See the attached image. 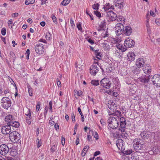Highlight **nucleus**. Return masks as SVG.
I'll use <instances>...</instances> for the list:
<instances>
[{
    "label": "nucleus",
    "mask_w": 160,
    "mask_h": 160,
    "mask_svg": "<svg viewBox=\"0 0 160 160\" xmlns=\"http://www.w3.org/2000/svg\"><path fill=\"white\" fill-rule=\"evenodd\" d=\"M89 70L90 73L93 76H95L98 72L99 69L96 64H92L90 67Z\"/></svg>",
    "instance_id": "9d476101"
},
{
    "label": "nucleus",
    "mask_w": 160,
    "mask_h": 160,
    "mask_svg": "<svg viewBox=\"0 0 160 160\" xmlns=\"http://www.w3.org/2000/svg\"><path fill=\"white\" fill-rule=\"evenodd\" d=\"M116 145L118 149L122 151L124 150L125 149V143L121 139H118L117 140Z\"/></svg>",
    "instance_id": "6e6552de"
},
{
    "label": "nucleus",
    "mask_w": 160,
    "mask_h": 160,
    "mask_svg": "<svg viewBox=\"0 0 160 160\" xmlns=\"http://www.w3.org/2000/svg\"><path fill=\"white\" fill-rule=\"evenodd\" d=\"M93 134V132L92 130H90L89 132L87 135V140L88 142L92 141V137Z\"/></svg>",
    "instance_id": "7c9ffc66"
},
{
    "label": "nucleus",
    "mask_w": 160,
    "mask_h": 160,
    "mask_svg": "<svg viewBox=\"0 0 160 160\" xmlns=\"http://www.w3.org/2000/svg\"><path fill=\"white\" fill-rule=\"evenodd\" d=\"M86 39L91 45H92L94 44V42L93 41L91 38L88 39L87 38H86Z\"/></svg>",
    "instance_id": "603ef678"
},
{
    "label": "nucleus",
    "mask_w": 160,
    "mask_h": 160,
    "mask_svg": "<svg viewBox=\"0 0 160 160\" xmlns=\"http://www.w3.org/2000/svg\"><path fill=\"white\" fill-rule=\"evenodd\" d=\"M115 32L117 35H119L123 32L122 29H124V27L122 23L117 24L115 28Z\"/></svg>",
    "instance_id": "0eeeda50"
},
{
    "label": "nucleus",
    "mask_w": 160,
    "mask_h": 160,
    "mask_svg": "<svg viewBox=\"0 0 160 160\" xmlns=\"http://www.w3.org/2000/svg\"><path fill=\"white\" fill-rule=\"evenodd\" d=\"M115 6L119 9H122L124 6V2L123 0H114Z\"/></svg>",
    "instance_id": "f3484780"
},
{
    "label": "nucleus",
    "mask_w": 160,
    "mask_h": 160,
    "mask_svg": "<svg viewBox=\"0 0 160 160\" xmlns=\"http://www.w3.org/2000/svg\"><path fill=\"white\" fill-rule=\"evenodd\" d=\"M11 102L10 99L7 97H3L2 99V102Z\"/></svg>",
    "instance_id": "79ce46f5"
},
{
    "label": "nucleus",
    "mask_w": 160,
    "mask_h": 160,
    "mask_svg": "<svg viewBox=\"0 0 160 160\" xmlns=\"http://www.w3.org/2000/svg\"><path fill=\"white\" fill-rule=\"evenodd\" d=\"M28 88L29 95L30 96H32L33 95L32 89L30 87H28Z\"/></svg>",
    "instance_id": "a18cd8bd"
},
{
    "label": "nucleus",
    "mask_w": 160,
    "mask_h": 160,
    "mask_svg": "<svg viewBox=\"0 0 160 160\" xmlns=\"http://www.w3.org/2000/svg\"><path fill=\"white\" fill-rule=\"evenodd\" d=\"M123 32L127 36H129L132 32V29L130 27L127 26L124 28Z\"/></svg>",
    "instance_id": "a211bd4d"
},
{
    "label": "nucleus",
    "mask_w": 160,
    "mask_h": 160,
    "mask_svg": "<svg viewBox=\"0 0 160 160\" xmlns=\"http://www.w3.org/2000/svg\"><path fill=\"white\" fill-rule=\"evenodd\" d=\"M1 33L2 35H5L6 33V29L5 28H3L2 29Z\"/></svg>",
    "instance_id": "864d4df0"
},
{
    "label": "nucleus",
    "mask_w": 160,
    "mask_h": 160,
    "mask_svg": "<svg viewBox=\"0 0 160 160\" xmlns=\"http://www.w3.org/2000/svg\"><path fill=\"white\" fill-rule=\"evenodd\" d=\"M105 20H103L100 23V27L101 28L104 27L105 25Z\"/></svg>",
    "instance_id": "8fccbe9b"
},
{
    "label": "nucleus",
    "mask_w": 160,
    "mask_h": 160,
    "mask_svg": "<svg viewBox=\"0 0 160 160\" xmlns=\"http://www.w3.org/2000/svg\"><path fill=\"white\" fill-rule=\"evenodd\" d=\"M2 132L4 134H9L11 131V128L9 125L3 127L1 129Z\"/></svg>",
    "instance_id": "ddd939ff"
},
{
    "label": "nucleus",
    "mask_w": 160,
    "mask_h": 160,
    "mask_svg": "<svg viewBox=\"0 0 160 160\" xmlns=\"http://www.w3.org/2000/svg\"><path fill=\"white\" fill-rule=\"evenodd\" d=\"M94 137L95 138L96 140H98V133L97 132H95L94 134Z\"/></svg>",
    "instance_id": "69168bd1"
},
{
    "label": "nucleus",
    "mask_w": 160,
    "mask_h": 160,
    "mask_svg": "<svg viewBox=\"0 0 160 160\" xmlns=\"http://www.w3.org/2000/svg\"><path fill=\"white\" fill-rule=\"evenodd\" d=\"M143 70L145 73L149 74L151 72V68L149 65H148L143 67Z\"/></svg>",
    "instance_id": "4be33fe9"
},
{
    "label": "nucleus",
    "mask_w": 160,
    "mask_h": 160,
    "mask_svg": "<svg viewBox=\"0 0 160 160\" xmlns=\"http://www.w3.org/2000/svg\"><path fill=\"white\" fill-rule=\"evenodd\" d=\"M40 103L39 102H38L37 103L36 106V110L37 111H38L40 108Z\"/></svg>",
    "instance_id": "0e129e2a"
},
{
    "label": "nucleus",
    "mask_w": 160,
    "mask_h": 160,
    "mask_svg": "<svg viewBox=\"0 0 160 160\" xmlns=\"http://www.w3.org/2000/svg\"><path fill=\"white\" fill-rule=\"evenodd\" d=\"M150 15L153 17H155L156 16V14L154 13L153 11L151 10L150 11Z\"/></svg>",
    "instance_id": "338daca9"
},
{
    "label": "nucleus",
    "mask_w": 160,
    "mask_h": 160,
    "mask_svg": "<svg viewBox=\"0 0 160 160\" xmlns=\"http://www.w3.org/2000/svg\"><path fill=\"white\" fill-rule=\"evenodd\" d=\"M11 158L5 157V158L0 157V160H11Z\"/></svg>",
    "instance_id": "3c124183"
},
{
    "label": "nucleus",
    "mask_w": 160,
    "mask_h": 160,
    "mask_svg": "<svg viewBox=\"0 0 160 160\" xmlns=\"http://www.w3.org/2000/svg\"><path fill=\"white\" fill-rule=\"evenodd\" d=\"M25 114L26 116V119L27 123L28 124H30L31 121V113L30 109H28L27 111L26 112Z\"/></svg>",
    "instance_id": "2eb2a0df"
},
{
    "label": "nucleus",
    "mask_w": 160,
    "mask_h": 160,
    "mask_svg": "<svg viewBox=\"0 0 160 160\" xmlns=\"http://www.w3.org/2000/svg\"><path fill=\"white\" fill-rule=\"evenodd\" d=\"M9 148L5 144H3L0 146V154L5 155L9 151Z\"/></svg>",
    "instance_id": "1a4fd4ad"
},
{
    "label": "nucleus",
    "mask_w": 160,
    "mask_h": 160,
    "mask_svg": "<svg viewBox=\"0 0 160 160\" xmlns=\"http://www.w3.org/2000/svg\"><path fill=\"white\" fill-rule=\"evenodd\" d=\"M132 153V150H128L125 151V153L127 155H129Z\"/></svg>",
    "instance_id": "4d7b16f0"
},
{
    "label": "nucleus",
    "mask_w": 160,
    "mask_h": 160,
    "mask_svg": "<svg viewBox=\"0 0 160 160\" xmlns=\"http://www.w3.org/2000/svg\"><path fill=\"white\" fill-rule=\"evenodd\" d=\"M95 55L96 58L98 59H101L102 58L101 53L99 50H97L95 51Z\"/></svg>",
    "instance_id": "cd10ccee"
},
{
    "label": "nucleus",
    "mask_w": 160,
    "mask_h": 160,
    "mask_svg": "<svg viewBox=\"0 0 160 160\" xmlns=\"http://www.w3.org/2000/svg\"><path fill=\"white\" fill-rule=\"evenodd\" d=\"M122 160H129V158L128 157L124 155L122 156Z\"/></svg>",
    "instance_id": "052dcab7"
},
{
    "label": "nucleus",
    "mask_w": 160,
    "mask_h": 160,
    "mask_svg": "<svg viewBox=\"0 0 160 160\" xmlns=\"http://www.w3.org/2000/svg\"><path fill=\"white\" fill-rule=\"evenodd\" d=\"M100 84L103 87L107 88H109L111 86V83L109 80L107 78H104L101 81Z\"/></svg>",
    "instance_id": "39448f33"
},
{
    "label": "nucleus",
    "mask_w": 160,
    "mask_h": 160,
    "mask_svg": "<svg viewBox=\"0 0 160 160\" xmlns=\"http://www.w3.org/2000/svg\"><path fill=\"white\" fill-rule=\"evenodd\" d=\"M26 54H27V58L28 59L29 58V54H30V50L29 49H28L26 52Z\"/></svg>",
    "instance_id": "680f3d73"
},
{
    "label": "nucleus",
    "mask_w": 160,
    "mask_h": 160,
    "mask_svg": "<svg viewBox=\"0 0 160 160\" xmlns=\"http://www.w3.org/2000/svg\"><path fill=\"white\" fill-rule=\"evenodd\" d=\"M52 101H50L49 103V108L50 112H52Z\"/></svg>",
    "instance_id": "09e8293b"
},
{
    "label": "nucleus",
    "mask_w": 160,
    "mask_h": 160,
    "mask_svg": "<svg viewBox=\"0 0 160 160\" xmlns=\"http://www.w3.org/2000/svg\"><path fill=\"white\" fill-rule=\"evenodd\" d=\"M83 93L81 91H79L77 92V94L79 96H82L83 95Z\"/></svg>",
    "instance_id": "774afa93"
},
{
    "label": "nucleus",
    "mask_w": 160,
    "mask_h": 160,
    "mask_svg": "<svg viewBox=\"0 0 160 160\" xmlns=\"http://www.w3.org/2000/svg\"><path fill=\"white\" fill-rule=\"evenodd\" d=\"M9 138L12 142L16 143L17 142L20 140V136L17 132L13 131L10 133Z\"/></svg>",
    "instance_id": "7ed1b4c3"
},
{
    "label": "nucleus",
    "mask_w": 160,
    "mask_h": 160,
    "mask_svg": "<svg viewBox=\"0 0 160 160\" xmlns=\"http://www.w3.org/2000/svg\"><path fill=\"white\" fill-rule=\"evenodd\" d=\"M144 64V60L143 58H139L137 59L136 62V65L138 68L142 67Z\"/></svg>",
    "instance_id": "6ab92c4d"
},
{
    "label": "nucleus",
    "mask_w": 160,
    "mask_h": 160,
    "mask_svg": "<svg viewBox=\"0 0 160 160\" xmlns=\"http://www.w3.org/2000/svg\"><path fill=\"white\" fill-rule=\"evenodd\" d=\"M51 18L53 20V22L55 23H57V20L56 17L53 15L52 14L51 16Z\"/></svg>",
    "instance_id": "c03bdc74"
},
{
    "label": "nucleus",
    "mask_w": 160,
    "mask_h": 160,
    "mask_svg": "<svg viewBox=\"0 0 160 160\" xmlns=\"http://www.w3.org/2000/svg\"><path fill=\"white\" fill-rule=\"evenodd\" d=\"M134 42L130 38H128L124 41V45L128 47H131L134 44Z\"/></svg>",
    "instance_id": "f8f14e48"
},
{
    "label": "nucleus",
    "mask_w": 160,
    "mask_h": 160,
    "mask_svg": "<svg viewBox=\"0 0 160 160\" xmlns=\"http://www.w3.org/2000/svg\"><path fill=\"white\" fill-rule=\"evenodd\" d=\"M18 15V14L17 12H15L12 14V18L17 17Z\"/></svg>",
    "instance_id": "bf43d9fd"
},
{
    "label": "nucleus",
    "mask_w": 160,
    "mask_h": 160,
    "mask_svg": "<svg viewBox=\"0 0 160 160\" xmlns=\"http://www.w3.org/2000/svg\"><path fill=\"white\" fill-rule=\"evenodd\" d=\"M149 77L150 76H145L144 77H140L138 79V80L143 83H147L149 80Z\"/></svg>",
    "instance_id": "412c9836"
},
{
    "label": "nucleus",
    "mask_w": 160,
    "mask_h": 160,
    "mask_svg": "<svg viewBox=\"0 0 160 160\" xmlns=\"http://www.w3.org/2000/svg\"><path fill=\"white\" fill-rule=\"evenodd\" d=\"M152 81L156 86L158 87H160V75H155L152 78Z\"/></svg>",
    "instance_id": "423d86ee"
},
{
    "label": "nucleus",
    "mask_w": 160,
    "mask_h": 160,
    "mask_svg": "<svg viewBox=\"0 0 160 160\" xmlns=\"http://www.w3.org/2000/svg\"><path fill=\"white\" fill-rule=\"evenodd\" d=\"M35 49L36 52L39 55H43L45 53L44 47L42 44L36 45Z\"/></svg>",
    "instance_id": "20e7f679"
},
{
    "label": "nucleus",
    "mask_w": 160,
    "mask_h": 160,
    "mask_svg": "<svg viewBox=\"0 0 160 160\" xmlns=\"http://www.w3.org/2000/svg\"><path fill=\"white\" fill-rule=\"evenodd\" d=\"M119 130L121 132V135L122 137L126 138H127L128 134L126 132L125 128H119Z\"/></svg>",
    "instance_id": "b1692460"
},
{
    "label": "nucleus",
    "mask_w": 160,
    "mask_h": 160,
    "mask_svg": "<svg viewBox=\"0 0 160 160\" xmlns=\"http://www.w3.org/2000/svg\"><path fill=\"white\" fill-rule=\"evenodd\" d=\"M9 125L10 127L11 126L15 128H18L19 126V124L18 122L13 121L11 122Z\"/></svg>",
    "instance_id": "2f4dec72"
},
{
    "label": "nucleus",
    "mask_w": 160,
    "mask_h": 160,
    "mask_svg": "<svg viewBox=\"0 0 160 160\" xmlns=\"http://www.w3.org/2000/svg\"><path fill=\"white\" fill-rule=\"evenodd\" d=\"M103 8L104 10L106 11L109 9H114V8L112 4L109 3H106L104 5Z\"/></svg>",
    "instance_id": "393cba45"
},
{
    "label": "nucleus",
    "mask_w": 160,
    "mask_h": 160,
    "mask_svg": "<svg viewBox=\"0 0 160 160\" xmlns=\"http://www.w3.org/2000/svg\"><path fill=\"white\" fill-rule=\"evenodd\" d=\"M117 17V14L112 11H110L107 13V19H108V21H111L116 20Z\"/></svg>",
    "instance_id": "9b49d317"
},
{
    "label": "nucleus",
    "mask_w": 160,
    "mask_h": 160,
    "mask_svg": "<svg viewBox=\"0 0 160 160\" xmlns=\"http://www.w3.org/2000/svg\"><path fill=\"white\" fill-rule=\"evenodd\" d=\"M14 120V118L12 115H8L5 118V121L7 123L8 125L11 122Z\"/></svg>",
    "instance_id": "aec40b11"
},
{
    "label": "nucleus",
    "mask_w": 160,
    "mask_h": 160,
    "mask_svg": "<svg viewBox=\"0 0 160 160\" xmlns=\"http://www.w3.org/2000/svg\"><path fill=\"white\" fill-rule=\"evenodd\" d=\"M35 2V0H25V4L26 5H29L33 4Z\"/></svg>",
    "instance_id": "ea45409f"
},
{
    "label": "nucleus",
    "mask_w": 160,
    "mask_h": 160,
    "mask_svg": "<svg viewBox=\"0 0 160 160\" xmlns=\"http://www.w3.org/2000/svg\"><path fill=\"white\" fill-rule=\"evenodd\" d=\"M45 38L47 40H50L52 39V35L50 32L47 31L45 34Z\"/></svg>",
    "instance_id": "f704fd0d"
},
{
    "label": "nucleus",
    "mask_w": 160,
    "mask_h": 160,
    "mask_svg": "<svg viewBox=\"0 0 160 160\" xmlns=\"http://www.w3.org/2000/svg\"><path fill=\"white\" fill-rule=\"evenodd\" d=\"M10 56L11 59L13 60V62H14L16 58V57L14 53L13 52H10Z\"/></svg>",
    "instance_id": "4c0bfd02"
},
{
    "label": "nucleus",
    "mask_w": 160,
    "mask_h": 160,
    "mask_svg": "<svg viewBox=\"0 0 160 160\" xmlns=\"http://www.w3.org/2000/svg\"><path fill=\"white\" fill-rule=\"evenodd\" d=\"M116 46L119 50H120L122 52H124L126 50V48H124L122 45H120L119 43H117L116 44Z\"/></svg>",
    "instance_id": "c756f323"
},
{
    "label": "nucleus",
    "mask_w": 160,
    "mask_h": 160,
    "mask_svg": "<svg viewBox=\"0 0 160 160\" xmlns=\"http://www.w3.org/2000/svg\"><path fill=\"white\" fill-rule=\"evenodd\" d=\"M71 1V0H63L61 4L62 5L64 6L68 4Z\"/></svg>",
    "instance_id": "58836bf2"
},
{
    "label": "nucleus",
    "mask_w": 160,
    "mask_h": 160,
    "mask_svg": "<svg viewBox=\"0 0 160 160\" xmlns=\"http://www.w3.org/2000/svg\"><path fill=\"white\" fill-rule=\"evenodd\" d=\"M120 122V127L119 128H125L126 125V121L125 118L123 117H120L119 118Z\"/></svg>",
    "instance_id": "5701e85b"
},
{
    "label": "nucleus",
    "mask_w": 160,
    "mask_h": 160,
    "mask_svg": "<svg viewBox=\"0 0 160 160\" xmlns=\"http://www.w3.org/2000/svg\"><path fill=\"white\" fill-rule=\"evenodd\" d=\"M48 106H46L45 108L44 111V116H46L47 115L48 111Z\"/></svg>",
    "instance_id": "5fc2aeb1"
},
{
    "label": "nucleus",
    "mask_w": 160,
    "mask_h": 160,
    "mask_svg": "<svg viewBox=\"0 0 160 160\" xmlns=\"http://www.w3.org/2000/svg\"><path fill=\"white\" fill-rule=\"evenodd\" d=\"M111 104L108 103V107L109 109L112 110H114L115 108L116 107V105L115 104L114 102H112Z\"/></svg>",
    "instance_id": "c9c22d12"
},
{
    "label": "nucleus",
    "mask_w": 160,
    "mask_h": 160,
    "mask_svg": "<svg viewBox=\"0 0 160 160\" xmlns=\"http://www.w3.org/2000/svg\"><path fill=\"white\" fill-rule=\"evenodd\" d=\"M109 131L110 132V134H112L114 137L115 138H118L120 136L119 132H116L114 133L112 132V130Z\"/></svg>",
    "instance_id": "e433bc0d"
},
{
    "label": "nucleus",
    "mask_w": 160,
    "mask_h": 160,
    "mask_svg": "<svg viewBox=\"0 0 160 160\" xmlns=\"http://www.w3.org/2000/svg\"><path fill=\"white\" fill-rule=\"evenodd\" d=\"M11 104V102H1V105L2 107L5 109H7L8 108L10 107Z\"/></svg>",
    "instance_id": "a878e982"
},
{
    "label": "nucleus",
    "mask_w": 160,
    "mask_h": 160,
    "mask_svg": "<svg viewBox=\"0 0 160 160\" xmlns=\"http://www.w3.org/2000/svg\"><path fill=\"white\" fill-rule=\"evenodd\" d=\"M93 12H94V13L95 15H96L97 17H98L99 18L101 16V14L98 11H94Z\"/></svg>",
    "instance_id": "de8ad7c7"
},
{
    "label": "nucleus",
    "mask_w": 160,
    "mask_h": 160,
    "mask_svg": "<svg viewBox=\"0 0 160 160\" xmlns=\"http://www.w3.org/2000/svg\"><path fill=\"white\" fill-rule=\"evenodd\" d=\"M56 149V147L55 145H53L52 146L51 149V152H53L54 151H55Z\"/></svg>",
    "instance_id": "6e6d98bb"
},
{
    "label": "nucleus",
    "mask_w": 160,
    "mask_h": 160,
    "mask_svg": "<svg viewBox=\"0 0 160 160\" xmlns=\"http://www.w3.org/2000/svg\"><path fill=\"white\" fill-rule=\"evenodd\" d=\"M91 84L94 86H98L99 85V81L98 80H93L91 81Z\"/></svg>",
    "instance_id": "a19ab883"
},
{
    "label": "nucleus",
    "mask_w": 160,
    "mask_h": 160,
    "mask_svg": "<svg viewBox=\"0 0 160 160\" xmlns=\"http://www.w3.org/2000/svg\"><path fill=\"white\" fill-rule=\"evenodd\" d=\"M92 7L93 9L97 11L99 9V5L98 3L94 4L92 5Z\"/></svg>",
    "instance_id": "37998d69"
},
{
    "label": "nucleus",
    "mask_w": 160,
    "mask_h": 160,
    "mask_svg": "<svg viewBox=\"0 0 160 160\" xmlns=\"http://www.w3.org/2000/svg\"><path fill=\"white\" fill-rule=\"evenodd\" d=\"M117 21L119 22V23H122V25L124 24L125 21V18L122 16H118L117 19Z\"/></svg>",
    "instance_id": "bb28decb"
},
{
    "label": "nucleus",
    "mask_w": 160,
    "mask_h": 160,
    "mask_svg": "<svg viewBox=\"0 0 160 160\" xmlns=\"http://www.w3.org/2000/svg\"><path fill=\"white\" fill-rule=\"evenodd\" d=\"M135 57L134 53L132 51H130L127 54V59L128 61L131 62L135 59Z\"/></svg>",
    "instance_id": "4468645a"
},
{
    "label": "nucleus",
    "mask_w": 160,
    "mask_h": 160,
    "mask_svg": "<svg viewBox=\"0 0 160 160\" xmlns=\"http://www.w3.org/2000/svg\"><path fill=\"white\" fill-rule=\"evenodd\" d=\"M107 122L109 130H111L112 129H115L118 126L119 122L117 118L114 117L113 115H111L108 117Z\"/></svg>",
    "instance_id": "f257e3e1"
},
{
    "label": "nucleus",
    "mask_w": 160,
    "mask_h": 160,
    "mask_svg": "<svg viewBox=\"0 0 160 160\" xmlns=\"http://www.w3.org/2000/svg\"><path fill=\"white\" fill-rule=\"evenodd\" d=\"M133 145L135 149L141 150L144 147V142L140 139L136 138L133 141Z\"/></svg>",
    "instance_id": "f03ea898"
},
{
    "label": "nucleus",
    "mask_w": 160,
    "mask_h": 160,
    "mask_svg": "<svg viewBox=\"0 0 160 160\" xmlns=\"http://www.w3.org/2000/svg\"><path fill=\"white\" fill-rule=\"evenodd\" d=\"M70 23L71 26L72 28H74L75 27V25L74 24V21H73L72 18H71L70 19Z\"/></svg>",
    "instance_id": "49530a36"
},
{
    "label": "nucleus",
    "mask_w": 160,
    "mask_h": 160,
    "mask_svg": "<svg viewBox=\"0 0 160 160\" xmlns=\"http://www.w3.org/2000/svg\"><path fill=\"white\" fill-rule=\"evenodd\" d=\"M111 115H113L114 117H115L119 119L121 116V113L120 111H116L114 113H113Z\"/></svg>",
    "instance_id": "473e14b6"
},
{
    "label": "nucleus",
    "mask_w": 160,
    "mask_h": 160,
    "mask_svg": "<svg viewBox=\"0 0 160 160\" xmlns=\"http://www.w3.org/2000/svg\"><path fill=\"white\" fill-rule=\"evenodd\" d=\"M151 135V132L148 131H143L141 132L140 134L142 138L145 140L148 139Z\"/></svg>",
    "instance_id": "dca6fc26"
},
{
    "label": "nucleus",
    "mask_w": 160,
    "mask_h": 160,
    "mask_svg": "<svg viewBox=\"0 0 160 160\" xmlns=\"http://www.w3.org/2000/svg\"><path fill=\"white\" fill-rule=\"evenodd\" d=\"M77 27L78 30H80L82 29V28L81 26V25L80 23H77Z\"/></svg>",
    "instance_id": "e2e57ef3"
},
{
    "label": "nucleus",
    "mask_w": 160,
    "mask_h": 160,
    "mask_svg": "<svg viewBox=\"0 0 160 160\" xmlns=\"http://www.w3.org/2000/svg\"><path fill=\"white\" fill-rule=\"evenodd\" d=\"M76 71L79 72L82 70V66L80 64H78L77 62H76L75 64Z\"/></svg>",
    "instance_id": "c85d7f7f"
},
{
    "label": "nucleus",
    "mask_w": 160,
    "mask_h": 160,
    "mask_svg": "<svg viewBox=\"0 0 160 160\" xmlns=\"http://www.w3.org/2000/svg\"><path fill=\"white\" fill-rule=\"evenodd\" d=\"M89 147L88 146H86L84 147L81 153L82 156V157H83L85 155L86 152L88 151V150L89 149Z\"/></svg>",
    "instance_id": "72a5a7b5"
},
{
    "label": "nucleus",
    "mask_w": 160,
    "mask_h": 160,
    "mask_svg": "<svg viewBox=\"0 0 160 160\" xmlns=\"http://www.w3.org/2000/svg\"><path fill=\"white\" fill-rule=\"evenodd\" d=\"M156 23L158 26L160 25V18L156 19L155 20Z\"/></svg>",
    "instance_id": "13d9d810"
}]
</instances>
